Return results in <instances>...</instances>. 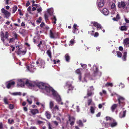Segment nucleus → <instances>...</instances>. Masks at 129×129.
Wrapping results in <instances>:
<instances>
[{
    "label": "nucleus",
    "mask_w": 129,
    "mask_h": 129,
    "mask_svg": "<svg viewBox=\"0 0 129 129\" xmlns=\"http://www.w3.org/2000/svg\"><path fill=\"white\" fill-rule=\"evenodd\" d=\"M44 18L45 20L46 21L48 20V13H45L44 14Z\"/></svg>",
    "instance_id": "72a5a7b5"
},
{
    "label": "nucleus",
    "mask_w": 129,
    "mask_h": 129,
    "mask_svg": "<svg viewBox=\"0 0 129 129\" xmlns=\"http://www.w3.org/2000/svg\"><path fill=\"white\" fill-rule=\"evenodd\" d=\"M48 129H53L54 128L52 126V125L50 123L48 122Z\"/></svg>",
    "instance_id": "473e14b6"
},
{
    "label": "nucleus",
    "mask_w": 129,
    "mask_h": 129,
    "mask_svg": "<svg viewBox=\"0 0 129 129\" xmlns=\"http://www.w3.org/2000/svg\"><path fill=\"white\" fill-rule=\"evenodd\" d=\"M90 23L91 24H92L93 26L96 27L98 29L100 28L101 29L102 28V27L101 25L96 22L91 21Z\"/></svg>",
    "instance_id": "0eeeda50"
},
{
    "label": "nucleus",
    "mask_w": 129,
    "mask_h": 129,
    "mask_svg": "<svg viewBox=\"0 0 129 129\" xmlns=\"http://www.w3.org/2000/svg\"><path fill=\"white\" fill-rule=\"evenodd\" d=\"M17 7L15 5L14 7H13V9L12 10V13H14L15 12V11H16L17 9Z\"/></svg>",
    "instance_id": "2f4dec72"
},
{
    "label": "nucleus",
    "mask_w": 129,
    "mask_h": 129,
    "mask_svg": "<svg viewBox=\"0 0 129 129\" xmlns=\"http://www.w3.org/2000/svg\"><path fill=\"white\" fill-rule=\"evenodd\" d=\"M116 7L115 4L114 3H112L111 6V9H113Z\"/></svg>",
    "instance_id": "4d7b16f0"
},
{
    "label": "nucleus",
    "mask_w": 129,
    "mask_h": 129,
    "mask_svg": "<svg viewBox=\"0 0 129 129\" xmlns=\"http://www.w3.org/2000/svg\"><path fill=\"white\" fill-rule=\"evenodd\" d=\"M54 34L55 37V38H57L58 36V33L57 32H55L54 31Z\"/></svg>",
    "instance_id": "49530a36"
},
{
    "label": "nucleus",
    "mask_w": 129,
    "mask_h": 129,
    "mask_svg": "<svg viewBox=\"0 0 129 129\" xmlns=\"http://www.w3.org/2000/svg\"><path fill=\"white\" fill-rule=\"evenodd\" d=\"M36 86L38 87L39 88L43 89H44L46 86L45 84L42 82L36 83Z\"/></svg>",
    "instance_id": "6e6552de"
},
{
    "label": "nucleus",
    "mask_w": 129,
    "mask_h": 129,
    "mask_svg": "<svg viewBox=\"0 0 129 129\" xmlns=\"http://www.w3.org/2000/svg\"><path fill=\"white\" fill-rule=\"evenodd\" d=\"M39 7V8L37 9V11L38 13H40L42 11V7L40 6Z\"/></svg>",
    "instance_id": "a18cd8bd"
},
{
    "label": "nucleus",
    "mask_w": 129,
    "mask_h": 129,
    "mask_svg": "<svg viewBox=\"0 0 129 129\" xmlns=\"http://www.w3.org/2000/svg\"><path fill=\"white\" fill-rule=\"evenodd\" d=\"M118 5L119 8L122 7L123 9H124L125 8V6H126L125 3L123 1H121V2H118Z\"/></svg>",
    "instance_id": "9d476101"
},
{
    "label": "nucleus",
    "mask_w": 129,
    "mask_h": 129,
    "mask_svg": "<svg viewBox=\"0 0 129 129\" xmlns=\"http://www.w3.org/2000/svg\"><path fill=\"white\" fill-rule=\"evenodd\" d=\"M117 55L118 57L121 58L122 56V53L120 51H117Z\"/></svg>",
    "instance_id": "a19ab883"
},
{
    "label": "nucleus",
    "mask_w": 129,
    "mask_h": 129,
    "mask_svg": "<svg viewBox=\"0 0 129 129\" xmlns=\"http://www.w3.org/2000/svg\"><path fill=\"white\" fill-rule=\"evenodd\" d=\"M30 4V3L29 1H28L27 2V3L26 4V7H27L29 6Z\"/></svg>",
    "instance_id": "69168bd1"
},
{
    "label": "nucleus",
    "mask_w": 129,
    "mask_h": 129,
    "mask_svg": "<svg viewBox=\"0 0 129 129\" xmlns=\"http://www.w3.org/2000/svg\"><path fill=\"white\" fill-rule=\"evenodd\" d=\"M104 0H101L99 2L98 6L100 8L102 7L104 5Z\"/></svg>",
    "instance_id": "aec40b11"
},
{
    "label": "nucleus",
    "mask_w": 129,
    "mask_h": 129,
    "mask_svg": "<svg viewBox=\"0 0 129 129\" xmlns=\"http://www.w3.org/2000/svg\"><path fill=\"white\" fill-rule=\"evenodd\" d=\"M76 73L79 75H80L81 74V73L80 69H78L75 71Z\"/></svg>",
    "instance_id": "4c0bfd02"
},
{
    "label": "nucleus",
    "mask_w": 129,
    "mask_h": 129,
    "mask_svg": "<svg viewBox=\"0 0 129 129\" xmlns=\"http://www.w3.org/2000/svg\"><path fill=\"white\" fill-rule=\"evenodd\" d=\"M90 111L91 113L92 114H93L94 112V109L92 106H91L90 107Z\"/></svg>",
    "instance_id": "ea45409f"
},
{
    "label": "nucleus",
    "mask_w": 129,
    "mask_h": 129,
    "mask_svg": "<svg viewBox=\"0 0 129 129\" xmlns=\"http://www.w3.org/2000/svg\"><path fill=\"white\" fill-rule=\"evenodd\" d=\"M53 122L54 124L56 125V126H57L58 124V122L56 121H54Z\"/></svg>",
    "instance_id": "e2e57ef3"
},
{
    "label": "nucleus",
    "mask_w": 129,
    "mask_h": 129,
    "mask_svg": "<svg viewBox=\"0 0 129 129\" xmlns=\"http://www.w3.org/2000/svg\"><path fill=\"white\" fill-rule=\"evenodd\" d=\"M117 104H114L111 107V109L112 112H113L115 110L117 107Z\"/></svg>",
    "instance_id": "4be33fe9"
},
{
    "label": "nucleus",
    "mask_w": 129,
    "mask_h": 129,
    "mask_svg": "<svg viewBox=\"0 0 129 129\" xmlns=\"http://www.w3.org/2000/svg\"><path fill=\"white\" fill-rule=\"evenodd\" d=\"M120 30L121 31H126L127 30L126 26H121Z\"/></svg>",
    "instance_id": "cd10ccee"
},
{
    "label": "nucleus",
    "mask_w": 129,
    "mask_h": 129,
    "mask_svg": "<svg viewBox=\"0 0 129 129\" xmlns=\"http://www.w3.org/2000/svg\"><path fill=\"white\" fill-rule=\"evenodd\" d=\"M78 27L77 25L75 23L73 25L72 32L74 34H77L79 33L78 30L77 28Z\"/></svg>",
    "instance_id": "1a4fd4ad"
},
{
    "label": "nucleus",
    "mask_w": 129,
    "mask_h": 129,
    "mask_svg": "<svg viewBox=\"0 0 129 129\" xmlns=\"http://www.w3.org/2000/svg\"><path fill=\"white\" fill-rule=\"evenodd\" d=\"M80 64L83 69H85L87 67V65L86 64H83L82 63H80Z\"/></svg>",
    "instance_id": "37998d69"
},
{
    "label": "nucleus",
    "mask_w": 129,
    "mask_h": 129,
    "mask_svg": "<svg viewBox=\"0 0 129 129\" xmlns=\"http://www.w3.org/2000/svg\"><path fill=\"white\" fill-rule=\"evenodd\" d=\"M43 121L39 120H38L37 121V124H40L43 123Z\"/></svg>",
    "instance_id": "0e129e2a"
},
{
    "label": "nucleus",
    "mask_w": 129,
    "mask_h": 129,
    "mask_svg": "<svg viewBox=\"0 0 129 129\" xmlns=\"http://www.w3.org/2000/svg\"><path fill=\"white\" fill-rule=\"evenodd\" d=\"M45 23L43 22H42L41 24L40 25V26L41 27H43L44 26H45Z\"/></svg>",
    "instance_id": "13d9d810"
},
{
    "label": "nucleus",
    "mask_w": 129,
    "mask_h": 129,
    "mask_svg": "<svg viewBox=\"0 0 129 129\" xmlns=\"http://www.w3.org/2000/svg\"><path fill=\"white\" fill-rule=\"evenodd\" d=\"M45 115L48 119H50L51 117V115L50 112L48 111H46L45 112Z\"/></svg>",
    "instance_id": "f3484780"
},
{
    "label": "nucleus",
    "mask_w": 129,
    "mask_h": 129,
    "mask_svg": "<svg viewBox=\"0 0 129 129\" xmlns=\"http://www.w3.org/2000/svg\"><path fill=\"white\" fill-rule=\"evenodd\" d=\"M27 101L28 102L30 105L32 103V101L31 99H27Z\"/></svg>",
    "instance_id": "c03bdc74"
},
{
    "label": "nucleus",
    "mask_w": 129,
    "mask_h": 129,
    "mask_svg": "<svg viewBox=\"0 0 129 129\" xmlns=\"http://www.w3.org/2000/svg\"><path fill=\"white\" fill-rule=\"evenodd\" d=\"M103 14L105 15H108L109 13V10L106 8L104 9L103 10Z\"/></svg>",
    "instance_id": "412c9836"
},
{
    "label": "nucleus",
    "mask_w": 129,
    "mask_h": 129,
    "mask_svg": "<svg viewBox=\"0 0 129 129\" xmlns=\"http://www.w3.org/2000/svg\"><path fill=\"white\" fill-rule=\"evenodd\" d=\"M65 88H68L67 93H68L69 91H72L74 89V87L72 85V82L69 81L67 82L65 85Z\"/></svg>",
    "instance_id": "7ed1b4c3"
},
{
    "label": "nucleus",
    "mask_w": 129,
    "mask_h": 129,
    "mask_svg": "<svg viewBox=\"0 0 129 129\" xmlns=\"http://www.w3.org/2000/svg\"><path fill=\"white\" fill-rule=\"evenodd\" d=\"M9 33L8 31H6L5 32V35L4 33L2 31L0 33V37L2 41L4 42L5 41V38L6 39L8 38L9 36Z\"/></svg>",
    "instance_id": "39448f33"
},
{
    "label": "nucleus",
    "mask_w": 129,
    "mask_h": 129,
    "mask_svg": "<svg viewBox=\"0 0 129 129\" xmlns=\"http://www.w3.org/2000/svg\"><path fill=\"white\" fill-rule=\"evenodd\" d=\"M9 108L11 109H12L14 108V106L13 105L10 104L9 105Z\"/></svg>",
    "instance_id": "603ef678"
},
{
    "label": "nucleus",
    "mask_w": 129,
    "mask_h": 129,
    "mask_svg": "<svg viewBox=\"0 0 129 129\" xmlns=\"http://www.w3.org/2000/svg\"><path fill=\"white\" fill-rule=\"evenodd\" d=\"M4 101L5 104H8V103L7 101V99L6 98H5L4 100Z\"/></svg>",
    "instance_id": "09e8293b"
},
{
    "label": "nucleus",
    "mask_w": 129,
    "mask_h": 129,
    "mask_svg": "<svg viewBox=\"0 0 129 129\" xmlns=\"http://www.w3.org/2000/svg\"><path fill=\"white\" fill-rule=\"evenodd\" d=\"M30 112L33 115H34L37 113H38L39 111L37 109H33L31 110Z\"/></svg>",
    "instance_id": "a211bd4d"
},
{
    "label": "nucleus",
    "mask_w": 129,
    "mask_h": 129,
    "mask_svg": "<svg viewBox=\"0 0 129 129\" xmlns=\"http://www.w3.org/2000/svg\"><path fill=\"white\" fill-rule=\"evenodd\" d=\"M92 92L91 91H89L88 90L87 94V97L91 96L92 95Z\"/></svg>",
    "instance_id": "c9c22d12"
},
{
    "label": "nucleus",
    "mask_w": 129,
    "mask_h": 129,
    "mask_svg": "<svg viewBox=\"0 0 129 129\" xmlns=\"http://www.w3.org/2000/svg\"><path fill=\"white\" fill-rule=\"evenodd\" d=\"M53 106L54 104L53 102L52 101H50L49 104L50 108L51 109H52L53 108Z\"/></svg>",
    "instance_id": "e433bc0d"
},
{
    "label": "nucleus",
    "mask_w": 129,
    "mask_h": 129,
    "mask_svg": "<svg viewBox=\"0 0 129 129\" xmlns=\"http://www.w3.org/2000/svg\"><path fill=\"white\" fill-rule=\"evenodd\" d=\"M42 20V18L40 17L39 19L37 20V22H39V23H40L41 22V20Z\"/></svg>",
    "instance_id": "5fc2aeb1"
},
{
    "label": "nucleus",
    "mask_w": 129,
    "mask_h": 129,
    "mask_svg": "<svg viewBox=\"0 0 129 129\" xmlns=\"http://www.w3.org/2000/svg\"><path fill=\"white\" fill-rule=\"evenodd\" d=\"M8 122L10 124H11L12 123H14V120L13 119L10 120V119H8Z\"/></svg>",
    "instance_id": "79ce46f5"
},
{
    "label": "nucleus",
    "mask_w": 129,
    "mask_h": 129,
    "mask_svg": "<svg viewBox=\"0 0 129 129\" xmlns=\"http://www.w3.org/2000/svg\"><path fill=\"white\" fill-rule=\"evenodd\" d=\"M51 19L52 23L54 24L56 23V21L57 20V19L55 16H54L53 18H51Z\"/></svg>",
    "instance_id": "7c9ffc66"
},
{
    "label": "nucleus",
    "mask_w": 129,
    "mask_h": 129,
    "mask_svg": "<svg viewBox=\"0 0 129 129\" xmlns=\"http://www.w3.org/2000/svg\"><path fill=\"white\" fill-rule=\"evenodd\" d=\"M99 34L98 32H96L94 34V35L93 36L95 37H97L98 36Z\"/></svg>",
    "instance_id": "bf43d9fd"
},
{
    "label": "nucleus",
    "mask_w": 129,
    "mask_h": 129,
    "mask_svg": "<svg viewBox=\"0 0 129 129\" xmlns=\"http://www.w3.org/2000/svg\"><path fill=\"white\" fill-rule=\"evenodd\" d=\"M116 18L118 20L119 19H120V17L119 16V14H117Z\"/></svg>",
    "instance_id": "680f3d73"
},
{
    "label": "nucleus",
    "mask_w": 129,
    "mask_h": 129,
    "mask_svg": "<svg viewBox=\"0 0 129 129\" xmlns=\"http://www.w3.org/2000/svg\"><path fill=\"white\" fill-rule=\"evenodd\" d=\"M114 119L112 117H110L109 116H106V120L107 121L109 120L110 122L112 120H113Z\"/></svg>",
    "instance_id": "c756f323"
},
{
    "label": "nucleus",
    "mask_w": 129,
    "mask_h": 129,
    "mask_svg": "<svg viewBox=\"0 0 129 129\" xmlns=\"http://www.w3.org/2000/svg\"><path fill=\"white\" fill-rule=\"evenodd\" d=\"M123 43L124 45H127L129 44V38H126L124 39Z\"/></svg>",
    "instance_id": "5701e85b"
},
{
    "label": "nucleus",
    "mask_w": 129,
    "mask_h": 129,
    "mask_svg": "<svg viewBox=\"0 0 129 129\" xmlns=\"http://www.w3.org/2000/svg\"><path fill=\"white\" fill-rule=\"evenodd\" d=\"M15 84V83L14 81L10 82L7 85L6 87L8 89H9L12 86H13Z\"/></svg>",
    "instance_id": "ddd939ff"
},
{
    "label": "nucleus",
    "mask_w": 129,
    "mask_h": 129,
    "mask_svg": "<svg viewBox=\"0 0 129 129\" xmlns=\"http://www.w3.org/2000/svg\"><path fill=\"white\" fill-rule=\"evenodd\" d=\"M126 110L124 111L123 112H121L119 114V116L121 118L124 117L126 115Z\"/></svg>",
    "instance_id": "6ab92c4d"
},
{
    "label": "nucleus",
    "mask_w": 129,
    "mask_h": 129,
    "mask_svg": "<svg viewBox=\"0 0 129 129\" xmlns=\"http://www.w3.org/2000/svg\"><path fill=\"white\" fill-rule=\"evenodd\" d=\"M55 97H56V101L57 102L58 104L61 105H63V102H61V99L60 96L58 95Z\"/></svg>",
    "instance_id": "4468645a"
},
{
    "label": "nucleus",
    "mask_w": 129,
    "mask_h": 129,
    "mask_svg": "<svg viewBox=\"0 0 129 129\" xmlns=\"http://www.w3.org/2000/svg\"><path fill=\"white\" fill-rule=\"evenodd\" d=\"M25 84L29 87H34L36 85V84L30 82L29 81L28 79L26 80L25 79H22L18 80L17 86L23 87Z\"/></svg>",
    "instance_id": "f257e3e1"
},
{
    "label": "nucleus",
    "mask_w": 129,
    "mask_h": 129,
    "mask_svg": "<svg viewBox=\"0 0 129 129\" xmlns=\"http://www.w3.org/2000/svg\"><path fill=\"white\" fill-rule=\"evenodd\" d=\"M54 30H50V31L49 35L50 37L51 38L54 39L55 37L54 36Z\"/></svg>",
    "instance_id": "dca6fc26"
},
{
    "label": "nucleus",
    "mask_w": 129,
    "mask_h": 129,
    "mask_svg": "<svg viewBox=\"0 0 129 129\" xmlns=\"http://www.w3.org/2000/svg\"><path fill=\"white\" fill-rule=\"evenodd\" d=\"M105 85L106 87L110 86L112 87L113 86V84L112 83L107 82L106 83Z\"/></svg>",
    "instance_id": "f704fd0d"
},
{
    "label": "nucleus",
    "mask_w": 129,
    "mask_h": 129,
    "mask_svg": "<svg viewBox=\"0 0 129 129\" xmlns=\"http://www.w3.org/2000/svg\"><path fill=\"white\" fill-rule=\"evenodd\" d=\"M53 89V88L52 87L46 85V87H45L44 89L47 92L49 93L50 91H52Z\"/></svg>",
    "instance_id": "2eb2a0df"
},
{
    "label": "nucleus",
    "mask_w": 129,
    "mask_h": 129,
    "mask_svg": "<svg viewBox=\"0 0 129 129\" xmlns=\"http://www.w3.org/2000/svg\"><path fill=\"white\" fill-rule=\"evenodd\" d=\"M92 100L91 99H89L88 100V106H89Z\"/></svg>",
    "instance_id": "8fccbe9b"
},
{
    "label": "nucleus",
    "mask_w": 129,
    "mask_h": 129,
    "mask_svg": "<svg viewBox=\"0 0 129 129\" xmlns=\"http://www.w3.org/2000/svg\"><path fill=\"white\" fill-rule=\"evenodd\" d=\"M40 5H38L37 4H34V5H32V7H34V6H35L36 7V8H37L38 7H40Z\"/></svg>",
    "instance_id": "3c124183"
},
{
    "label": "nucleus",
    "mask_w": 129,
    "mask_h": 129,
    "mask_svg": "<svg viewBox=\"0 0 129 129\" xmlns=\"http://www.w3.org/2000/svg\"><path fill=\"white\" fill-rule=\"evenodd\" d=\"M77 123L79 126L83 127V124L82 121L80 120L77 121Z\"/></svg>",
    "instance_id": "b1692460"
},
{
    "label": "nucleus",
    "mask_w": 129,
    "mask_h": 129,
    "mask_svg": "<svg viewBox=\"0 0 129 129\" xmlns=\"http://www.w3.org/2000/svg\"><path fill=\"white\" fill-rule=\"evenodd\" d=\"M127 52H124L123 53V55L122 58V59L124 61H125L126 60V58L127 57Z\"/></svg>",
    "instance_id": "a878e982"
},
{
    "label": "nucleus",
    "mask_w": 129,
    "mask_h": 129,
    "mask_svg": "<svg viewBox=\"0 0 129 129\" xmlns=\"http://www.w3.org/2000/svg\"><path fill=\"white\" fill-rule=\"evenodd\" d=\"M94 32V31L93 30H92L91 31H89L88 32V33L90 34L91 36H93L94 35L93 33Z\"/></svg>",
    "instance_id": "de8ad7c7"
},
{
    "label": "nucleus",
    "mask_w": 129,
    "mask_h": 129,
    "mask_svg": "<svg viewBox=\"0 0 129 129\" xmlns=\"http://www.w3.org/2000/svg\"><path fill=\"white\" fill-rule=\"evenodd\" d=\"M18 49V51H16L15 52L18 55H24L26 52V51H22L20 50V49L19 47Z\"/></svg>",
    "instance_id": "f8f14e48"
},
{
    "label": "nucleus",
    "mask_w": 129,
    "mask_h": 129,
    "mask_svg": "<svg viewBox=\"0 0 129 129\" xmlns=\"http://www.w3.org/2000/svg\"><path fill=\"white\" fill-rule=\"evenodd\" d=\"M34 64L35 63L33 62H32L31 63V66L32 68H34L35 67V66L34 65Z\"/></svg>",
    "instance_id": "338daca9"
},
{
    "label": "nucleus",
    "mask_w": 129,
    "mask_h": 129,
    "mask_svg": "<svg viewBox=\"0 0 129 129\" xmlns=\"http://www.w3.org/2000/svg\"><path fill=\"white\" fill-rule=\"evenodd\" d=\"M46 53L50 58H52L51 53L50 50H48L47 51Z\"/></svg>",
    "instance_id": "c85d7f7f"
},
{
    "label": "nucleus",
    "mask_w": 129,
    "mask_h": 129,
    "mask_svg": "<svg viewBox=\"0 0 129 129\" xmlns=\"http://www.w3.org/2000/svg\"><path fill=\"white\" fill-rule=\"evenodd\" d=\"M75 121H72L70 123V124L72 126L74 124Z\"/></svg>",
    "instance_id": "774afa93"
},
{
    "label": "nucleus",
    "mask_w": 129,
    "mask_h": 129,
    "mask_svg": "<svg viewBox=\"0 0 129 129\" xmlns=\"http://www.w3.org/2000/svg\"><path fill=\"white\" fill-rule=\"evenodd\" d=\"M117 100L119 106L123 107L124 105L125 99L123 97L120 95H118Z\"/></svg>",
    "instance_id": "f03ea898"
},
{
    "label": "nucleus",
    "mask_w": 129,
    "mask_h": 129,
    "mask_svg": "<svg viewBox=\"0 0 129 129\" xmlns=\"http://www.w3.org/2000/svg\"><path fill=\"white\" fill-rule=\"evenodd\" d=\"M98 70L97 68H96V70L94 72V74H95V75H96V74L98 72Z\"/></svg>",
    "instance_id": "6e6d98bb"
},
{
    "label": "nucleus",
    "mask_w": 129,
    "mask_h": 129,
    "mask_svg": "<svg viewBox=\"0 0 129 129\" xmlns=\"http://www.w3.org/2000/svg\"><path fill=\"white\" fill-rule=\"evenodd\" d=\"M69 121H70L71 120L72 121H75V118L73 117H70L69 116Z\"/></svg>",
    "instance_id": "58836bf2"
},
{
    "label": "nucleus",
    "mask_w": 129,
    "mask_h": 129,
    "mask_svg": "<svg viewBox=\"0 0 129 129\" xmlns=\"http://www.w3.org/2000/svg\"><path fill=\"white\" fill-rule=\"evenodd\" d=\"M36 63L37 66L40 67L44 68L45 62L44 60L42 59L39 58L36 61Z\"/></svg>",
    "instance_id": "20e7f679"
},
{
    "label": "nucleus",
    "mask_w": 129,
    "mask_h": 129,
    "mask_svg": "<svg viewBox=\"0 0 129 129\" xmlns=\"http://www.w3.org/2000/svg\"><path fill=\"white\" fill-rule=\"evenodd\" d=\"M117 123L116 121L114 119L111 121L110 122L109 126L112 127H115L117 125Z\"/></svg>",
    "instance_id": "9b49d317"
},
{
    "label": "nucleus",
    "mask_w": 129,
    "mask_h": 129,
    "mask_svg": "<svg viewBox=\"0 0 129 129\" xmlns=\"http://www.w3.org/2000/svg\"><path fill=\"white\" fill-rule=\"evenodd\" d=\"M51 91L52 92V94L54 96L56 97L59 95L57 92L55 90L53 89Z\"/></svg>",
    "instance_id": "bb28decb"
},
{
    "label": "nucleus",
    "mask_w": 129,
    "mask_h": 129,
    "mask_svg": "<svg viewBox=\"0 0 129 129\" xmlns=\"http://www.w3.org/2000/svg\"><path fill=\"white\" fill-rule=\"evenodd\" d=\"M65 59L66 61L67 62H69L70 61V57L69 56V54H66L65 56Z\"/></svg>",
    "instance_id": "393cba45"
},
{
    "label": "nucleus",
    "mask_w": 129,
    "mask_h": 129,
    "mask_svg": "<svg viewBox=\"0 0 129 129\" xmlns=\"http://www.w3.org/2000/svg\"><path fill=\"white\" fill-rule=\"evenodd\" d=\"M15 40V39L14 38H11L10 39V40L9 42H14V41Z\"/></svg>",
    "instance_id": "052dcab7"
},
{
    "label": "nucleus",
    "mask_w": 129,
    "mask_h": 129,
    "mask_svg": "<svg viewBox=\"0 0 129 129\" xmlns=\"http://www.w3.org/2000/svg\"><path fill=\"white\" fill-rule=\"evenodd\" d=\"M1 11L4 15L5 16H4V18H8L10 15V13L4 8H2L1 9Z\"/></svg>",
    "instance_id": "423d86ee"
},
{
    "label": "nucleus",
    "mask_w": 129,
    "mask_h": 129,
    "mask_svg": "<svg viewBox=\"0 0 129 129\" xmlns=\"http://www.w3.org/2000/svg\"><path fill=\"white\" fill-rule=\"evenodd\" d=\"M47 12L48 14H49L51 16L52 14V12L50 10H48Z\"/></svg>",
    "instance_id": "864d4df0"
}]
</instances>
